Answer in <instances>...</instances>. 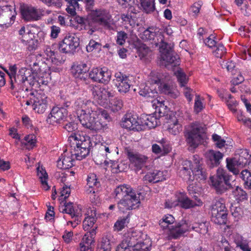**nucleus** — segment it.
Instances as JSON below:
<instances>
[{
  "label": "nucleus",
  "mask_w": 251,
  "mask_h": 251,
  "mask_svg": "<svg viewBox=\"0 0 251 251\" xmlns=\"http://www.w3.org/2000/svg\"><path fill=\"white\" fill-rule=\"evenodd\" d=\"M74 107L83 127L96 132L104 129L106 124L96 120L95 116L97 115L98 107L93 102L78 99L75 101Z\"/></svg>",
  "instance_id": "f257e3e1"
},
{
  "label": "nucleus",
  "mask_w": 251,
  "mask_h": 251,
  "mask_svg": "<svg viewBox=\"0 0 251 251\" xmlns=\"http://www.w3.org/2000/svg\"><path fill=\"white\" fill-rule=\"evenodd\" d=\"M17 68L15 65L11 66L9 70L7 72L11 82V88L12 89H17L20 92L24 91L23 85L25 81H30L32 80L34 76L31 75V71L25 68H22L16 73Z\"/></svg>",
  "instance_id": "f03ea898"
},
{
  "label": "nucleus",
  "mask_w": 251,
  "mask_h": 251,
  "mask_svg": "<svg viewBox=\"0 0 251 251\" xmlns=\"http://www.w3.org/2000/svg\"><path fill=\"white\" fill-rule=\"evenodd\" d=\"M204 134V128L198 123H191L186 126L184 132L187 144L194 149L202 142Z\"/></svg>",
  "instance_id": "7ed1b4c3"
},
{
  "label": "nucleus",
  "mask_w": 251,
  "mask_h": 251,
  "mask_svg": "<svg viewBox=\"0 0 251 251\" xmlns=\"http://www.w3.org/2000/svg\"><path fill=\"white\" fill-rule=\"evenodd\" d=\"M232 176L229 175L226 170L219 168L216 175L211 176L210 179L212 186L214 188L216 193L222 194L230 189H233L230 183Z\"/></svg>",
  "instance_id": "20e7f679"
},
{
  "label": "nucleus",
  "mask_w": 251,
  "mask_h": 251,
  "mask_svg": "<svg viewBox=\"0 0 251 251\" xmlns=\"http://www.w3.org/2000/svg\"><path fill=\"white\" fill-rule=\"evenodd\" d=\"M129 249V251H150L149 245L141 241L137 242L133 233H128L124 236V239L117 247V251H125Z\"/></svg>",
  "instance_id": "39448f33"
},
{
  "label": "nucleus",
  "mask_w": 251,
  "mask_h": 251,
  "mask_svg": "<svg viewBox=\"0 0 251 251\" xmlns=\"http://www.w3.org/2000/svg\"><path fill=\"white\" fill-rule=\"evenodd\" d=\"M211 220L217 225H226L227 220V209L223 200L220 199L210 206Z\"/></svg>",
  "instance_id": "423d86ee"
},
{
  "label": "nucleus",
  "mask_w": 251,
  "mask_h": 251,
  "mask_svg": "<svg viewBox=\"0 0 251 251\" xmlns=\"http://www.w3.org/2000/svg\"><path fill=\"white\" fill-rule=\"evenodd\" d=\"M29 98L24 101L27 105H32L33 109L38 113H43L47 107V97L42 92H31L27 95Z\"/></svg>",
  "instance_id": "0eeeda50"
},
{
  "label": "nucleus",
  "mask_w": 251,
  "mask_h": 251,
  "mask_svg": "<svg viewBox=\"0 0 251 251\" xmlns=\"http://www.w3.org/2000/svg\"><path fill=\"white\" fill-rule=\"evenodd\" d=\"M91 12V16L94 17L95 20L99 23L100 25L105 28H111L112 16L108 10L103 8L92 10H87Z\"/></svg>",
  "instance_id": "6e6552de"
},
{
  "label": "nucleus",
  "mask_w": 251,
  "mask_h": 251,
  "mask_svg": "<svg viewBox=\"0 0 251 251\" xmlns=\"http://www.w3.org/2000/svg\"><path fill=\"white\" fill-rule=\"evenodd\" d=\"M160 52L161 53V59L162 63L166 67L173 68L179 65V57L178 55L174 52L173 46H170V49L168 47H163L162 48L158 47Z\"/></svg>",
  "instance_id": "1a4fd4ad"
},
{
  "label": "nucleus",
  "mask_w": 251,
  "mask_h": 251,
  "mask_svg": "<svg viewBox=\"0 0 251 251\" xmlns=\"http://www.w3.org/2000/svg\"><path fill=\"white\" fill-rule=\"evenodd\" d=\"M140 193H135L133 195L122 198L117 203L119 210L124 213L138 207L140 203Z\"/></svg>",
  "instance_id": "9d476101"
},
{
  "label": "nucleus",
  "mask_w": 251,
  "mask_h": 251,
  "mask_svg": "<svg viewBox=\"0 0 251 251\" xmlns=\"http://www.w3.org/2000/svg\"><path fill=\"white\" fill-rule=\"evenodd\" d=\"M79 45V38L75 35L69 34L59 44V49L63 53H74Z\"/></svg>",
  "instance_id": "9b49d317"
},
{
  "label": "nucleus",
  "mask_w": 251,
  "mask_h": 251,
  "mask_svg": "<svg viewBox=\"0 0 251 251\" xmlns=\"http://www.w3.org/2000/svg\"><path fill=\"white\" fill-rule=\"evenodd\" d=\"M20 9L23 19L26 22L38 21L43 16L40 9L31 5L21 4Z\"/></svg>",
  "instance_id": "f8f14e48"
},
{
  "label": "nucleus",
  "mask_w": 251,
  "mask_h": 251,
  "mask_svg": "<svg viewBox=\"0 0 251 251\" xmlns=\"http://www.w3.org/2000/svg\"><path fill=\"white\" fill-rule=\"evenodd\" d=\"M94 99L101 106L106 107L109 101L108 98L111 96L110 92L104 88L96 85L90 86Z\"/></svg>",
  "instance_id": "ddd939ff"
},
{
  "label": "nucleus",
  "mask_w": 251,
  "mask_h": 251,
  "mask_svg": "<svg viewBox=\"0 0 251 251\" xmlns=\"http://www.w3.org/2000/svg\"><path fill=\"white\" fill-rule=\"evenodd\" d=\"M94 99L101 106L106 107L109 101L108 98L111 96L110 92L104 88L96 85L90 86Z\"/></svg>",
  "instance_id": "4468645a"
},
{
  "label": "nucleus",
  "mask_w": 251,
  "mask_h": 251,
  "mask_svg": "<svg viewBox=\"0 0 251 251\" xmlns=\"http://www.w3.org/2000/svg\"><path fill=\"white\" fill-rule=\"evenodd\" d=\"M64 207H60L59 210L62 212L65 213L70 215L71 218L75 219L74 221H70L67 223L68 225L71 224L73 227H76L81 221V214L77 209H75L73 203L71 202H65Z\"/></svg>",
  "instance_id": "2eb2a0df"
},
{
  "label": "nucleus",
  "mask_w": 251,
  "mask_h": 251,
  "mask_svg": "<svg viewBox=\"0 0 251 251\" xmlns=\"http://www.w3.org/2000/svg\"><path fill=\"white\" fill-rule=\"evenodd\" d=\"M89 70V67L86 63L81 62H77L72 67V73L74 77L85 81L87 84L88 83L87 81L88 80L87 79V72Z\"/></svg>",
  "instance_id": "dca6fc26"
},
{
  "label": "nucleus",
  "mask_w": 251,
  "mask_h": 251,
  "mask_svg": "<svg viewBox=\"0 0 251 251\" xmlns=\"http://www.w3.org/2000/svg\"><path fill=\"white\" fill-rule=\"evenodd\" d=\"M193 164L189 160L183 161L179 168V176L187 181H192L194 176H192Z\"/></svg>",
  "instance_id": "f3484780"
},
{
  "label": "nucleus",
  "mask_w": 251,
  "mask_h": 251,
  "mask_svg": "<svg viewBox=\"0 0 251 251\" xmlns=\"http://www.w3.org/2000/svg\"><path fill=\"white\" fill-rule=\"evenodd\" d=\"M193 165L192 176L194 179L199 180H204L206 179V173L201 166L202 160L198 155L193 156Z\"/></svg>",
  "instance_id": "a211bd4d"
},
{
  "label": "nucleus",
  "mask_w": 251,
  "mask_h": 251,
  "mask_svg": "<svg viewBox=\"0 0 251 251\" xmlns=\"http://www.w3.org/2000/svg\"><path fill=\"white\" fill-rule=\"evenodd\" d=\"M67 111L64 108L53 107L47 119V122L50 124L58 123L66 116Z\"/></svg>",
  "instance_id": "6ab92c4d"
},
{
  "label": "nucleus",
  "mask_w": 251,
  "mask_h": 251,
  "mask_svg": "<svg viewBox=\"0 0 251 251\" xmlns=\"http://www.w3.org/2000/svg\"><path fill=\"white\" fill-rule=\"evenodd\" d=\"M126 154L130 162L139 169H141L144 166H146L148 160V157L138 153L134 152L130 150H127Z\"/></svg>",
  "instance_id": "aec40b11"
},
{
  "label": "nucleus",
  "mask_w": 251,
  "mask_h": 251,
  "mask_svg": "<svg viewBox=\"0 0 251 251\" xmlns=\"http://www.w3.org/2000/svg\"><path fill=\"white\" fill-rule=\"evenodd\" d=\"M115 83L119 92L126 93L130 88V80L127 76L123 75L120 72L115 74Z\"/></svg>",
  "instance_id": "412c9836"
},
{
  "label": "nucleus",
  "mask_w": 251,
  "mask_h": 251,
  "mask_svg": "<svg viewBox=\"0 0 251 251\" xmlns=\"http://www.w3.org/2000/svg\"><path fill=\"white\" fill-rule=\"evenodd\" d=\"M15 13V7L10 5H0V26L6 25Z\"/></svg>",
  "instance_id": "4be33fe9"
},
{
  "label": "nucleus",
  "mask_w": 251,
  "mask_h": 251,
  "mask_svg": "<svg viewBox=\"0 0 251 251\" xmlns=\"http://www.w3.org/2000/svg\"><path fill=\"white\" fill-rule=\"evenodd\" d=\"M92 146L91 140L84 142L82 144H76L74 147V154L77 160H81L87 156Z\"/></svg>",
  "instance_id": "5701e85b"
},
{
  "label": "nucleus",
  "mask_w": 251,
  "mask_h": 251,
  "mask_svg": "<svg viewBox=\"0 0 251 251\" xmlns=\"http://www.w3.org/2000/svg\"><path fill=\"white\" fill-rule=\"evenodd\" d=\"M121 126L129 130L139 131L141 129L137 117L131 114H126L125 116Z\"/></svg>",
  "instance_id": "b1692460"
},
{
  "label": "nucleus",
  "mask_w": 251,
  "mask_h": 251,
  "mask_svg": "<svg viewBox=\"0 0 251 251\" xmlns=\"http://www.w3.org/2000/svg\"><path fill=\"white\" fill-rule=\"evenodd\" d=\"M89 77L94 81L104 83L109 78V73L101 68H94L89 73Z\"/></svg>",
  "instance_id": "393cba45"
},
{
  "label": "nucleus",
  "mask_w": 251,
  "mask_h": 251,
  "mask_svg": "<svg viewBox=\"0 0 251 251\" xmlns=\"http://www.w3.org/2000/svg\"><path fill=\"white\" fill-rule=\"evenodd\" d=\"M170 28H166L164 29H158L157 33V47H168L170 49V46H172L168 43L169 36L171 35L172 32L170 31Z\"/></svg>",
  "instance_id": "a878e982"
},
{
  "label": "nucleus",
  "mask_w": 251,
  "mask_h": 251,
  "mask_svg": "<svg viewBox=\"0 0 251 251\" xmlns=\"http://www.w3.org/2000/svg\"><path fill=\"white\" fill-rule=\"evenodd\" d=\"M207 163L210 168L218 166L223 157V154L219 151L209 150L205 153Z\"/></svg>",
  "instance_id": "bb28decb"
},
{
  "label": "nucleus",
  "mask_w": 251,
  "mask_h": 251,
  "mask_svg": "<svg viewBox=\"0 0 251 251\" xmlns=\"http://www.w3.org/2000/svg\"><path fill=\"white\" fill-rule=\"evenodd\" d=\"M136 193L134 190L127 184L121 185L117 186L115 189L113 195L115 198L120 199L126 198L130 195Z\"/></svg>",
  "instance_id": "cd10ccee"
},
{
  "label": "nucleus",
  "mask_w": 251,
  "mask_h": 251,
  "mask_svg": "<svg viewBox=\"0 0 251 251\" xmlns=\"http://www.w3.org/2000/svg\"><path fill=\"white\" fill-rule=\"evenodd\" d=\"M143 179L150 183H157L165 180V177L163 172L154 170L148 172L144 176Z\"/></svg>",
  "instance_id": "c85d7f7f"
},
{
  "label": "nucleus",
  "mask_w": 251,
  "mask_h": 251,
  "mask_svg": "<svg viewBox=\"0 0 251 251\" xmlns=\"http://www.w3.org/2000/svg\"><path fill=\"white\" fill-rule=\"evenodd\" d=\"M171 229V235L174 239H177L188 230L187 226L185 223H177L172 226Z\"/></svg>",
  "instance_id": "c756f323"
},
{
  "label": "nucleus",
  "mask_w": 251,
  "mask_h": 251,
  "mask_svg": "<svg viewBox=\"0 0 251 251\" xmlns=\"http://www.w3.org/2000/svg\"><path fill=\"white\" fill-rule=\"evenodd\" d=\"M178 201L181 206L185 209H189L194 207L195 206H201V202L198 201L195 203L192 200H191L188 197L183 195L178 198Z\"/></svg>",
  "instance_id": "7c9ffc66"
},
{
  "label": "nucleus",
  "mask_w": 251,
  "mask_h": 251,
  "mask_svg": "<svg viewBox=\"0 0 251 251\" xmlns=\"http://www.w3.org/2000/svg\"><path fill=\"white\" fill-rule=\"evenodd\" d=\"M158 29L153 27H149L146 29L142 35V38L144 40L153 41L154 44L157 47V33Z\"/></svg>",
  "instance_id": "2f4dec72"
},
{
  "label": "nucleus",
  "mask_w": 251,
  "mask_h": 251,
  "mask_svg": "<svg viewBox=\"0 0 251 251\" xmlns=\"http://www.w3.org/2000/svg\"><path fill=\"white\" fill-rule=\"evenodd\" d=\"M139 94L140 95L146 97L148 100L155 98L157 96V93L156 91L152 90L149 86L145 84L141 85Z\"/></svg>",
  "instance_id": "473e14b6"
},
{
  "label": "nucleus",
  "mask_w": 251,
  "mask_h": 251,
  "mask_svg": "<svg viewBox=\"0 0 251 251\" xmlns=\"http://www.w3.org/2000/svg\"><path fill=\"white\" fill-rule=\"evenodd\" d=\"M37 175L40 180L43 188L46 191L49 190L50 186L47 182L48 175L45 169L42 167L39 166L37 168Z\"/></svg>",
  "instance_id": "72a5a7b5"
},
{
  "label": "nucleus",
  "mask_w": 251,
  "mask_h": 251,
  "mask_svg": "<svg viewBox=\"0 0 251 251\" xmlns=\"http://www.w3.org/2000/svg\"><path fill=\"white\" fill-rule=\"evenodd\" d=\"M158 88L161 93L167 95L173 98H176L177 96V93L175 89L168 84L161 83L158 86Z\"/></svg>",
  "instance_id": "f704fd0d"
},
{
  "label": "nucleus",
  "mask_w": 251,
  "mask_h": 251,
  "mask_svg": "<svg viewBox=\"0 0 251 251\" xmlns=\"http://www.w3.org/2000/svg\"><path fill=\"white\" fill-rule=\"evenodd\" d=\"M251 155L247 150H242L238 156L234 158L237 160L240 167L243 168L247 165L251 158Z\"/></svg>",
  "instance_id": "c9c22d12"
},
{
  "label": "nucleus",
  "mask_w": 251,
  "mask_h": 251,
  "mask_svg": "<svg viewBox=\"0 0 251 251\" xmlns=\"http://www.w3.org/2000/svg\"><path fill=\"white\" fill-rule=\"evenodd\" d=\"M86 24H87V26H84V29L89 30L88 33L89 34H92L94 32L98 30L99 26L100 25L99 23L95 20V18L94 17L91 16L90 13L89 18L86 20Z\"/></svg>",
  "instance_id": "e433bc0d"
},
{
  "label": "nucleus",
  "mask_w": 251,
  "mask_h": 251,
  "mask_svg": "<svg viewBox=\"0 0 251 251\" xmlns=\"http://www.w3.org/2000/svg\"><path fill=\"white\" fill-rule=\"evenodd\" d=\"M227 169L234 175H240L239 168H241L237 160L234 158H227L226 160Z\"/></svg>",
  "instance_id": "4c0bfd02"
},
{
  "label": "nucleus",
  "mask_w": 251,
  "mask_h": 251,
  "mask_svg": "<svg viewBox=\"0 0 251 251\" xmlns=\"http://www.w3.org/2000/svg\"><path fill=\"white\" fill-rule=\"evenodd\" d=\"M73 161L71 156L64 155L58 160L57 166L61 169H68L73 166Z\"/></svg>",
  "instance_id": "58836bf2"
},
{
  "label": "nucleus",
  "mask_w": 251,
  "mask_h": 251,
  "mask_svg": "<svg viewBox=\"0 0 251 251\" xmlns=\"http://www.w3.org/2000/svg\"><path fill=\"white\" fill-rule=\"evenodd\" d=\"M142 124L147 126L149 128H154L158 125V120L152 115H145L142 117Z\"/></svg>",
  "instance_id": "ea45409f"
},
{
  "label": "nucleus",
  "mask_w": 251,
  "mask_h": 251,
  "mask_svg": "<svg viewBox=\"0 0 251 251\" xmlns=\"http://www.w3.org/2000/svg\"><path fill=\"white\" fill-rule=\"evenodd\" d=\"M181 119H176L173 121V123L170 124L169 126L168 129L170 133L173 135H177L182 130V126L181 124Z\"/></svg>",
  "instance_id": "a19ab883"
},
{
  "label": "nucleus",
  "mask_w": 251,
  "mask_h": 251,
  "mask_svg": "<svg viewBox=\"0 0 251 251\" xmlns=\"http://www.w3.org/2000/svg\"><path fill=\"white\" fill-rule=\"evenodd\" d=\"M33 35L29 32L25 34L23 37H21V41L26 45H27V49L31 50L35 49V41L33 40Z\"/></svg>",
  "instance_id": "79ce46f5"
},
{
  "label": "nucleus",
  "mask_w": 251,
  "mask_h": 251,
  "mask_svg": "<svg viewBox=\"0 0 251 251\" xmlns=\"http://www.w3.org/2000/svg\"><path fill=\"white\" fill-rule=\"evenodd\" d=\"M96 211L94 210L91 211V214L90 216L85 218L83 222V227L85 230H88L90 227L93 226L94 223L96 221Z\"/></svg>",
  "instance_id": "37998d69"
},
{
  "label": "nucleus",
  "mask_w": 251,
  "mask_h": 251,
  "mask_svg": "<svg viewBox=\"0 0 251 251\" xmlns=\"http://www.w3.org/2000/svg\"><path fill=\"white\" fill-rule=\"evenodd\" d=\"M208 226L209 223L206 222L196 223L193 224L191 228L198 233L205 234L208 231Z\"/></svg>",
  "instance_id": "c03bdc74"
},
{
  "label": "nucleus",
  "mask_w": 251,
  "mask_h": 251,
  "mask_svg": "<svg viewBox=\"0 0 251 251\" xmlns=\"http://www.w3.org/2000/svg\"><path fill=\"white\" fill-rule=\"evenodd\" d=\"M240 176L244 181L245 187L251 190V171L247 169L243 170L241 172Z\"/></svg>",
  "instance_id": "a18cd8bd"
},
{
  "label": "nucleus",
  "mask_w": 251,
  "mask_h": 251,
  "mask_svg": "<svg viewBox=\"0 0 251 251\" xmlns=\"http://www.w3.org/2000/svg\"><path fill=\"white\" fill-rule=\"evenodd\" d=\"M163 142H164V141H162L161 143V146L156 144L152 145V151L153 153L163 155L167 154L170 152V147L169 146H165L163 145Z\"/></svg>",
  "instance_id": "49530a36"
},
{
  "label": "nucleus",
  "mask_w": 251,
  "mask_h": 251,
  "mask_svg": "<svg viewBox=\"0 0 251 251\" xmlns=\"http://www.w3.org/2000/svg\"><path fill=\"white\" fill-rule=\"evenodd\" d=\"M154 0H140V4L144 11L150 13L154 10Z\"/></svg>",
  "instance_id": "de8ad7c7"
},
{
  "label": "nucleus",
  "mask_w": 251,
  "mask_h": 251,
  "mask_svg": "<svg viewBox=\"0 0 251 251\" xmlns=\"http://www.w3.org/2000/svg\"><path fill=\"white\" fill-rule=\"evenodd\" d=\"M232 193L236 200L243 201L247 200L248 199L247 193L239 186H237L235 189H233L232 191Z\"/></svg>",
  "instance_id": "09e8293b"
},
{
  "label": "nucleus",
  "mask_w": 251,
  "mask_h": 251,
  "mask_svg": "<svg viewBox=\"0 0 251 251\" xmlns=\"http://www.w3.org/2000/svg\"><path fill=\"white\" fill-rule=\"evenodd\" d=\"M175 74L177 78V80L179 82L180 85L181 87L185 86L188 80V78L186 74L180 68H178V69L175 72Z\"/></svg>",
  "instance_id": "8fccbe9b"
},
{
  "label": "nucleus",
  "mask_w": 251,
  "mask_h": 251,
  "mask_svg": "<svg viewBox=\"0 0 251 251\" xmlns=\"http://www.w3.org/2000/svg\"><path fill=\"white\" fill-rule=\"evenodd\" d=\"M175 220L174 217L171 215H165L159 221V225L163 229L169 226L170 225L173 224Z\"/></svg>",
  "instance_id": "3c124183"
},
{
  "label": "nucleus",
  "mask_w": 251,
  "mask_h": 251,
  "mask_svg": "<svg viewBox=\"0 0 251 251\" xmlns=\"http://www.w3.org/2000/svg\"><path fill=\"white\" fill-rule=\"evenodd\" d=\"M123 106L122 100L117 98H114L110 101L109 107L113 112H117L121 109Z\"/></svg>",
  "instance_id": "603ef678"
},
{
  "label": "nucleus",
  "mask_w": 251,
  "mask_h": 251,
  "mask_svg": "<svg viewBox=\"0 0 251 251\" xmlns=\"http://www.w3.org/2000/svg\"><path fill=\"white\" fill-rule=\"evenodd\" d=\"M25 142L24 143L26 148L30 150L35 146L36 140V137L34 134H30L25 137Z\"/></svg>",
  "instance_id": "864d4df0"
},
{
  "label": "nucleus",
  "mask_w": 251,
  "mask_h": 251,
  "mask_svg": "<svg viewBox=\"0 0 251 251\" xmlns=\"http://www.w3.org/2000/svg\"><path fill=\"white\" fill-rule=\"evenodd\" d=\"M215 50L213 51L214 55L218 58H222L226 52V49L222 44H218L214 48Z\"/></svg>",
  "instance_id": "5fc2aeb1"
},
{
  "label": "nucleus",
  "mask_w": 251,
  "mask_h": 251,
  "mask_svg": "<svg viewBox=\"0 0 251 251\" xmlns=\"http://www.w3.org/2000/svg\"><path fill=\"white\" fill-rule=\"evenodd\" d=\"M87 185L89 187L96 186L98 188L100 186V183L97 180L96 175L94 174H90L87 178Z\"/></svg>",
  "instance_id": "6e6d98bb"
},
{
  "label": "nucleus",
  "mask_w": 251,
  "mask_h": 251,
  "mask_svg": "<svg viewBox=\"0 0 251 251\" xmlns=\"http://www.w3.org/2000/svg\"><path fill=\"white\" fill-rule=\"evenodd\" d=\"M74 138V140L75 142V146L76 144H82L84 142L86 141H90V138L85 134L82 133L81 134H75L74 136H72Z\"/></svg>",
  "instance_id": "4d7b16f0"
},
{
  "label": "nucleus",
  "mask_w": 251,
  "mask_h": 251,
  "mask_svg": "<svg viewBox=\"0 0 251 251\" xmlns=\"http://www.w3.org/2000/svg\"><path fill=\"white\" fill-rule=\"evenodd\" d=\"M139 56L141 59L150 56L151 53V50L148 47L145 45L141 46L138 50Z\"/></svg>",
  "instance_id": "13d9d810"
},
{
  "label": "nucleus",
  "mask_w": 251,
  "mask_h": 251,
  "mask_svg": "<svg viewBox=\"0 0 251 251\" xmlns=\"http://www.w3.org/2000/svg\"><path fill=\"white\" fill-rule=\"evenodd\" d=\"M232 215L238 220L240 219L244 214L243 209L239 206H232L230 208Z\"/></svg>",
  "instance_id": "bf43d9fd"
},
{
  "label": "nucleus",
  "mask_w": 251,
  "mask_h": 251,
  "mask_svg": "<svg viewBox=\"0 0 251 251\" xmlns=\"http://www.w3.org/2000/svg\"><path fill=\"white\" fill-rule=\"evenodd\" d=\"M127 223V218L119 219L114 224V230L118 231L122 230Z\"/></svg>",
  "instance_id": "052dcab7"
},
{
  "label": "nucleus",
  "mask_w": 251,
  "mask_h": 251,
  "mask_svg": "<svg viewBox=\"0 0 251 251\" xmlns=\"http://www.w3.org/2000/svg\"><path fill=\"white\" fill-rule=\"evenodd\" d=\"M201 5L202 2L201 1L195 2L190 8V13L193 14V16H197L200 12Z\"/></svg>",
  "instance_id": "680f3d73"
},
{
  "label": "nucleus",
  "mask_w": 251,
  "mask_h": 251,
  "mask_svg": "<svg viewBox=\"0 0 251 251\" xmlns=\"http://www.w3.org/2000/svg\"><path fill=\"white\" fill-rule=\"evenodd\" d=\"M110 242L107 239H102L100 245V251H111Z\"/></svg>",
  "instance_id": "e2e57ef3"
},
{
  "label": "nucleus",
  "mask_w": 251,
  "mask_h": 251,
  "mask_svg": "<svg viewBox=\"0 0 251 251\" xmlns=\"http://www.w3.org/2000/svg\"><path fill=\"white\" fill-rule=\"evenodd\" d=\"M101 45L94 40H91L88 46L86 47L87 51H92L94 50H100Z\"/></svg>",
  "instance_id": "0e129e2a"
},
{
  "label": "nucleus",
  "mask_w": 251,
  "mask_h": 251,
  "mask_svg": "<svg viewBox=\"0 0 251 251\" xmlns=\"http://www.w3.org/2000/svg\"><path fill=\"white\" fill-rule=\"evenodd\" d=\"M127 38V35L125 32L119 31L117 33V43L120 45H122L125 43Z\"/></svg>",
  "instance_id": "69168bd1"
},
{
  "label": "nucleus",
  "mask_w": 251,
  "mask_h": 251,
  "mask_svg": "<svg viewBox=\"0 0 251 251\" xmlns=\"http://www.w3.org/2000/svg\"><path fill=\"white\" fill-rule=\"evenodd\" d=\"M212 139L214 141L216 142V146L219 148H221L225 146L226 141L221 138L219 135L214 134L212 135Z\"/></svg>",
  "instance_id": "338daca9"
},
{
  "label": "nucleus",
  "mask_w": 251,
  "mask_h": 251,
  "mask_svg": "<svg viewBox=\"0 0 251 251\" xmlns=\"http://www.w3.org/2000/svg\"><path fill=\"white\" fill-rule=\"evenodd\" d=\"M71 193V190L70 187H68L66 185H64L62 188V190L61 191V198L60 199H63L65 200L67 199Z\"/></svg>",
  "instance_id": "774afa93"
}]
</instances>
